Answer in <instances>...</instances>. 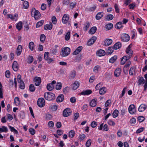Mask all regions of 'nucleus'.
Here are the masks:
<instances>
[{
	"mask_svg": "<svg viewBox=\"0 0 147 147\" xmlns=\"http://www.w3.org/2000/svg\"><path fill=\"white\" fill-rule=\"evenodd\" d=\"M70 32L69 31H68L67 32L65 36V39L66 40H69L70 38Z\"/></svg>",
	"mask_w": 147,
	"mask_h": 147,
	"instance_id": "ea45409f",
	"label": "nucleus"
},
{
	"mask_svg": "<svg viewBox=\"0 0 147 147\" xmlns=\"http://www.w3.org/2000/svg\"><path fill=\"white\" fill-rule=\"evenodd\" d=\"M7 16L11 20H16L18 17V14L16 13H15L14 16L11 14H8L7 15Z\"/></svg>",
	"mask_w": 147,
	"mask_h": 147,
	"instance_id": "4468645a",
	"label": "nucleus"
},
{
	"mask_svg": "<svg viewBox=\"0 0 147 147\" xmlns=\"http://www.w3.org/2000/svg\"><path fill=\"white\" fill-rule=\"evenodd\" d=\"M90 26V24L88 22H86L84 24V26L83 29L85 31H86L89 28Z\"/></svg>",
	"mask_w": 147,
	"mask_h": 147,
	"instance_id": "a878e982",
	"label": "nucleus"
},
{
	"mask_svg": "<svg viewBox=\"0 0 147 147\" xmlns=\"http://www.w3.org/2000/svg\"><path fill=\"white\" fill-rule=\"evenodd\" d=\"M22 49V45H19L16 51V54L17 56H19L21 54Z\"/></svg>",
	"mask_w": 147,
	"mask_h": 147,
	"instance_id": "9b49d317",
	"label": "nucleus"
},
{
	"mask_svg": "<svg viewBox=\"0 0 147 147\" xmlns=\"http://www.w3.org/2000/svg\"><path fill=\"white\" fill-rule=\"evenodd\" d=\"M18 83L20 84L19 88L22 89H24L25 88V85L23 81H22Z\"/></svg>",
	"mask_w": 147,
	"mask_h": 147,
	"instance_id": "79ce46f5",
	"label": "nucleus"
},
{
	"mask_svg": "<svg viewBox=\"0 0 147 147\" xmlns=\"http://www.w3.org/2000/svg\"><path fill=\"white\" fill-rule=\"evenodd\" d=\"M43 23L44 21L43 20H42L37 22L36 26V28H38L41 26L43 24Z\"/></svg>",
	"mask_w": 147,
	"mask_h": 147,
	"instance_id": "c03bdc74",
	"label": "nucleus"
},
{
	"mask_svg": "<svg viewBox=\"0 0 147 147\" xmlns=\"http://www.w3.org/2000/svg\"><path fill=\"white\" fill-rule=\"evenodd\" d=\"M76 75V71L74 70L72 71L71 72L69 76V79H74Z\"/></svg>",
	"mask_w": 147,
	"mask_h": 147,
	"instance_id": "dca6fc26",
	"label": "nucleus"
},
{
	"mask_svg": "<svg viewBox=\"0 0 147 147\" xmlns=\"http://www.w3.org/2000/svg\"><path fill=\"white\" fill-rule=\"evenodd\" d=\"M112 42V40L110 39H108L105 40L104 45L107 46L111 45Z\"/></svg>",
	"mask_w": 147,
	"mask_h": 147,
	"instance_id": "aec40b11",
	"label": "nucleus"
},
{
	"mask_svg": "<svg viewBox=\"0 0 147 147\" xmlns=\"http://www.w3.org/2000/svg\"><path fill=\"white\" fill-rule=\"evenodd\" d=\"M29 131L30 134L32 135L34 134L35 133V129L33 128H30L29 129Z\"/></svg>",
	"mask_w": 147,
	"mask_h": 147,
	"instance_id": "052dcab7",
	"label": "nucleus"
},
{
	"mask_svg": "<svg viewBox=\"0 0 147 147\" xmlns=\"http://www.w3.org/2000/svg\"><path fill=\"white\" fill-rule=\"evenodd\" d=\"M47 88L49 91L52 90L54 88L53 85L50 83L48 84L47 85Z\"/></svg>",
	"mask_w": 147,
	"mask_h": 147,
	"instance_id": "4c0bfd02",
	"label": "nucleus"
},
{
	"mask_svg": "<svg viewBox=\"0 0 147 147\" xmlns=\"http://www.w3.org/2000/svg\"><path fill=\"white\" fill-rule=\"evenodd\" d=\"M121 39L123 41L127 42L129 40L130 37L128 34H125L121 36Z\"/></svg>",
	"mask_w": 147,
	"mask_h": 147,
	"instance_id": "0eeeda50",
	"label": "nucleus"
},
{
	"mask_svg": "<svg viewBox=\"0 0 147 147\" xmlns=\"http://www.w3.org/2000/svg\"><path fill=\"white\" fill-rule=\"evenodd\" d=\"M86 137L85 135L83 134L80 135L78 137V140L80 141H84Z\"/></svg>",
	"mask_w": 147,
	"mask_h": 147,
	"instance_id": "e433bc0d",
	"label": "nucleus"
},
{
	"mask_svg": "<svg viewBox=\"0 0 147 147\" xmlns=\"http://www.w3.org/2000/svg\"><path fill=\"white\" fill-rule=\"evenodd\" d=\"M92 91L91 90H87L82 91L81 93L80 94L82 95H89L91 93Z\"/></svg>",
	"mask_w": 147,
	"mask_h": 147,
	"instance_id": "b1692460",
	"label": "nucleus"
},
{
	"mask_svg": "<svg viewBox=\"0 0 147 147\" xmlns=\"http://www.w3.org/2000/svg\"><path fill=\"white\" fill-rule=\"evenodd\" d=\"M121 70L120 68H117L114 72L115 76L116 77L119 76L121 74Z\"/></svg>",
	"mask_w": 147,
	"mask_h": 147,
	"instance_id": "5701e85b",
	"label": "nucleus"
},
{
	"mask_svg": "<svg viewBox=\"0 0 147 147\" xmlns=\"http://www.w3.org/2000/svg\"><path fill=\"white\" fill-rule=\"evenodd\" d=\"M79 85V83L78 81H75L72 85V88L73 90H76L78 88Z\"/></svg>",
	"mask_w": 147,
	"mask_h": 147,
	"instance_id": "2eb2a0df",
	"label": "nucleus"
},
{
	"mask_svg": "<svg viewBox=\"0 0 147 147\" xmlns=\"http://www.w3.org/2000/svg\"><path fill=\"white\" fill-rule=\"evenodd\" d=\"M14 102L15 103H17L18 104H19L20 103V100L18 97H16L14 98Z\"/></svg>",
	"mask_w": 147,
	"mask_h": 147,
	"instance_id": "774afa93",
	"label": "nucleus"
},
{
	"mask_svg": "<svg viewBox=\"0 0 147 147\" xmlns=\"http://www.w3.org/2000/svg\"><path fill=\"white\" fill-rule=\"evenodd\" d=\"M29 90L30 91L32 92L35 91V88L33 84H31L29 86Z\"/></svg>",
	"mask_w": 147,
	"mask_h": 147,
	"instance_id": "603ef678",
	"label": "nucleus"
},
{
	"mask_svg": "<svg viewBox=\"0 0 147 147\" xmlns=\"http://www.w3.org/2000/svg\"><path fill=\"white\" fill-rule=\"evenodd\" d=\"M22 23L21 22H19L16 25V28L19 30L21 29Z\"/></svg>",
	"mask_w": 147,
	"mask_h": 147,
	"instance_id": "a19ab883",
	"label": "nucleus"
},
{
	"mask_svg": "<svg viewBox=\"0 0 147 147\" xmlns=\"http://www.w3.org/2000/svg\"><path fill=\"white\" fill-rule=\"evenodd\" d=\"M33 60V57L32 56H30L28 58V62L30 63L32 62Z\"/></svg>",
	"mask_w": 147,
	"mask_h": 147,
	"instance_id": "e2e57ef3",
	"label": "nucleus"
},
{
	"mask_svg": "<svg viewBox=\"0 0 147 147\" xmlns=\"http://www.w3.org/2000/svg\"><path fill=\"white\" fill-rule=\"evenodd\" d=\"M75 135V131L74 130L70 131L69 133V137L72 138Z\"/></svg>",
	"mask_w": 147,
	"mask_h": 147,
	"instance_id": "864d4df0",
	"label": "nucleus"
},
{
	"mask_svg": "<svg viewBox=\"0 0 147 147\" xmlns=\"http://www.w3.org/2000/svg\"><path fill=\"white\" fill-rule=\"evenodd\" d=\"M49 54V53L48 52L45 53L44 54V58L45 60L47 61L49 58L48 56Z\"/></svg>",
	"mask_w": 147,
	"mask_h": 147,
	"instance_id": "680f3d73",
	"label": "nucleus"
},
{
	"mask_svg": "<svg viewBox=\"0 0 147 147\" xmlns=\"http://www.w3.org/2000/svg\"><path fill=\"white\" fill-rule=\"evenodd\" d=\"M44 96L45 99L49 101L54 100L55 98V94L51 92L45 93Z\"/></svg>",
	"mask_w": 147,
	"mask_h": 147,
	"instance_id": "f257e3e1",
	"label": "nucleus"
},
{
	"mask_svg": "<svg viewBox=\"0 0 147 147\" xmlns=\"http://www.w3.org/2000/svg\"><path fill=\"white\" fill-rule=\"evenodd\" d=\"M97 30V28L96 27H93L90 30L89 32L90 34H93L95 33L96 32Z\"/></svg>",
	"mask_w": 147,
	"mask_h": 147,
	"instance_id": "7c9ffc66",
	"label": "nucleus"
},
{
	"mask_svg": "<svg viewBox=\"0 0 147 147\" xmlns=\"http://www.w3.org/2000/svg\"><path fill=\"white\" fill-rule=\"evenodd\" d=\"M111 103V100L110 99L107 100L105 104V106L106 107H108Z\"/></svg>",
	"mask_w": 147,
	"mask_h": 147,
	"instance_id": "69168bd1",
	"label": "nucleus"
},
{
	"mask_svg": "<svg viewBox=\"0 0 147 147\" xmlns=\"http://www.w3.org/2000/svg\"><path fill=\"white\" fill-rule=\"evenodd\" d=\"M28 7V2L27 1H25L23 4V7L25 9H27Z\"/></svg>",
	"mask_w": 147,
	"mask_h": 147,
	"instance_id": "de8ad7c7",
	"label": "nucleus"
},
{
	"mask_svg": "<svg viewBox=\"0 0 147 147\" xmlns=\"http://www.w3.org/2000/svg\"><path fill=\"white\" fill-rule=\"evenodd\" d=\"M46 119H51L53 118V116L52 115L49 113H47L46 114Z\"/></svg>",
	"mask_w": 147,
	"mask_h": 147,
	"instance_id": "bf43d9fd",
	"label": "nucleus"
},
{
	"mask_svg": "<svg viewBox=\"0 0 147 147\" xmlns=\"http://www.w3.org/2000/svg\"><path fill=\"white\" fill-rule=\"evenodd\" d=\"M8 131V129L7 127L5 126H2L0 128V132H6Z\"/></svg>",
	"mask_w": 147,
	"mask_h": 147,
	"instance_id": "f704fd0d",
	"label": "nucleus"
},
{
	"mask_svg": "<svg viewBox=\"0 0 147 147\" xmlns=\"http://www.w3.org/2000/svg\"><path fill=\"white\" fill-rule=\"evenodd\" d=\"M145 129L144 127H142L137 130L136 133L137 134H139L142 132Z\"/></svg>",
	"mask_w": 147,
	"mask_h": 147,
	"instance_id": "0e129e2a",
	"label": "nucleus"
},
{
	"mask_svg": "<svg viewBox=\"0 0 147 147\" xmlns=\"http://www.w3.org/2000/svg\"><path fill=\"white\" fill-rule=\"evenodd\" d=\"M113 16L111 14H109L107 16L106 19L108 20H110L113 19Z\"/></svg>",
	"mask_w": 147,
	"mask_h": 147,
	"instance_id": "6e6d98bb",
	"label": "nucleus"
},
{
	"mask_svg": "<svg viewBox=\"0 0 147 147\" xmlns=\"http://www.w3.org/2000/svg\"><path fill=\"white\" fill-rule=\"evenodd\" d=\"M28 46L29 48L31 50L33 51L34 50V45L33 42H29Z\"/></svg>",
	"mask_w": 147,
	"mask_h": 147,
	"instance_id": "473e14b6",
	"label": "nucleus"
},
{
	"mask_svg": "<svg viewBox=\"0 0 147 147\" xmlns=\"http://www.w3.org/2000/svg\"><path fill=\"white\" fill-rule=\"evenodd\" d=\"M18 63L16 61H14L13 63L12 68L15 71H17L18 69Z\"/></svg>",
	"mask_w": 147,
	"mask_h": 147,
	"instance_id": "6ab92c4d",
	"label": "nucleus"
},
{
	"mask_svg": "<svg viewBox=\"0 0 147 147\" xmlns=\"http://www.w3.org/2000/svg\"><path fill=\"white\" fill-rule=\"evenodd\" d=\"M114 48L113 47H109L108 50V53L109 54H111L113 52Z\"/></svg>",
	"mask_w": 147,
	"mask_h": 147,
	"instance_id": "49530a36",
	"label": "nucleus"
},
{
	"mask_svg": "<svg viewBox=\"0 0 147 147\" xmlns=\"http://www.w3.org/2000/svg\"><path fill=\"white\" fill-rule=\"evenodd\" d=\"M82 48L83 47L82 46H80L78 47L73 52V55H76L78 54L81 51Z\"/></svg>",
	"mask_w": 147,
	"mask_h": 147,
	"instance_id": "f8f14e48",
	"label": "nucleus"
},
{
	"mask_svg": "<svg viewBox=\"0 0 147 147\" xmlns=\"http://www.w3.org/2000/svg\"><path fill=\"white\" fill-rule=\"evenodd\" d=\"M70 53V49L68 47H65L61 49L60 55L62 57H66L68 56Z\"/></svg>",
	"mask_w": 147,
	"mask_h": 147,
	"instance_id": "f03ea898",
	"label": "nucleus"
},
{
	"mask_svg": "<svg viewBox=\"0 0 147 147\" xmlns=\"http://www.w3.org/2000/svg\"><path fill=\"white\" fill-rule=\"evenodd\" d=\"M117 58V56L114 55L110 59L109 61L110 63H113L116 60Z\"/></svg>",
	"mask_w": 147,
	"mask_h": 147,
	"instance_id": "c9c22d12",
	"label": "nucleus"
},
{
	"mask_svg": "<svg viewBox=\"0 0 147 147\" xmlns=\"http://www.w3.org/2000/svg\"><path fill=\"white\" fill-rule=\"evenodd\" d=\"M119 113V111L117 110H115L113 111L112 115L114 118H115L117 116Z\"/></svg>",
	"mask_w": 147,
	"mask_h": 147,
	"instance_id": "37998d69",
	"label": "nucleus"
},
{
	"mask_svg": "<svg viewBox=\"0 0 147 147\" xmlns=\"http://www.w3.org/2000/svg\"><path fill=\"white\" fill-rule=\"evenodd\" d=\"M138 85H140L141 84H144V80L142 77H140L138 82Z\"/></svg>",
	"mask_w": 147,
	"mask_h": 147,
	"instance_id": "72a5a7b5",
	"label": "nucleus"
},
{
	"mask_svg": "<svg viewBox=\"0 0 147 147\" xmlns=\"http://www.w3.org/2000/svg\"><path fill=\"white\" fill-rule=\"evenodd\" d=\"M62 87V84L61 82H59L57 83L56 88L57 90H60Z\"/></svg>",
	"mask_w": 147,
	"mask_h": 147,
	"instance_id": "8fccbe9b",
	"label": "nucleus"
},
{
	"mask_svg": "<svg viewBox=\"0 0 147 147\" xmlns=\"http://www.w3.org/2000/svg\"><path fill=\"white\" fill-rule=\"evenodd\" d=\"M129 113L131 114H134L136 112L135 107L134 105L131 104L130 105L128 108Z\"/></svg>",
	"mask_w": 147,
	"mask_h": 147,
	"instance_id": "20e7f679",
	"label": "nucleus"
},
{
	"mask_svg": "<svg viewBox=\"0 0 147 147\" xmlns=\"http://www.w3.org/2000/svg\"><path fill=\"white\" fill-rule=\"evenodd\" d=\"M128 57L126 56L123 57L121 59V64L122 65H123L125 63L127 60H128Z\"/></svg>",
	"mask_w": 147,
	"mask_h": 147,
	"instance_id": "c756f323",
	"label": "nucleus"
},
{
	"mask_svg": "<svg viewBox=\"0 0 147 147\" xmlns=\"http://www.w3.org/2000/svg\"><path fill=\"white\" fill-rule=\"evenodd\" d=\"M64 99V95L63 94H61L59 95L57 97L56 99V101L57 102H62Z\"/></svg>",
	"mask_w": 147,
	"mask_h": 147,
	"instance_id": "f3484780",
	"label": "nucleus"
},
{
	"mask_svg": "<svg viewBox=\"0 0 147 147\" xmlns=\"http://www.w3.org/2000/svg\"><path fill=\"white\" fill-rule=\"evenodd\" d=\"M97 99L96 98L93 99L90 103V106L92 107H95L97 105Z\"/></svg>",
	"mask_w": 147,
	"mask_h": 147,
	"instance_id": "412c9836",
	"label": "nucleus"
},
{
	"mask_svg": "<svg viewBox=\"0 0 147 147\" xmlns=\"http://www.w3.org/2000/svg\"><path fill=\"white\" fill-rule=\"evenodd\" d=\"M96 54L98 56L101 57L104 56L105 54V52L104 50L100 49L97 51Z\"/></svg>",
	"mask_w": 147,
	"mask_h": 147,
	"instance_id": "ddd939ff",
	"label": "nucleus"
},
{
	"mask_svg": "<svg viewBox=\"0 0 147 147\" xmlns=\"http://www.w3.org/2000/svg\"><path fill=\"white\" fill-rule=\"evenodd\" d=\"M53 25L51 22H50L49 24H46L44 26V29L45 30L47 29L51 30L52 28Z\"/></svg>",
	"mask_w": 147,
	"mask_h": 147,
	"instance_id": "bb28decb",
	"label": "nucleus"
},
{
	"mask_svg": "<svg viewBox=\"0 0 147 147\" xmlns=\"http://www.w3.org/2000/svg\"><path fill=\"white\" fill-rule=\"evenodd\" d=\"M37 105L39 107H42L45 105V101L43 98H39L37 101Z\"/></svg>",
	"mask_w": 147,
	"mask_h": 147,
	"instance_id": "423d86ee",
	"label": "nucleus"
},
{
	"mask_svg": "<svg viewBox=\"0 0 147 147\" xmlns=\"http://www.w3.org/2000/svg\"><path fill=\"white\" fill-rule=\"evenodd\" d=\"M126 52L127 54H129V56L128 57V59H129L130 58L132 55L131 53V51L130 49V45L129 46L126 50Z\"/></svg>",
	"mask_w": 147,
	"mask_h": 147,
	"instance_id": "cd10ccee",
	"label": "nucleus"
},
{
	"mask_svg": "<svg viewBox=\"0 0 147 147\" xmlns=\"http://www.w3.org/2000/svg\"><path fill=\"white\" fill-rule=\"evenodd\" d=\"M113 27V24L111 23L108 24L105 26V28L107 30L111 29Z\"/></svg>",
	"mask_w": 147,
	"mask_h": 147,
	"instance_id": "a18cd8bd",
	"label": "nucleus"
},
{
	"mask_svg": "<svg viewBox=\"0 0 147 147\" xmlns=\"http://www.w3.org/2000/svg\"><path fill=\"white\" fill-rule=\"evenodd\" d=\"M121 45L120 42H119L116 43L114 45L113 47L114 49L115 50L121 47Z\"/></svg>",
	"mask_w": 147,
	"mask_h": 147,
	"instance_id": "393cba45",
	"label": "nucleus"
},
{
	"mask_svg": "<svg viewBox=\"0 0 147 147\" xmlns=\"http://www.w3.org/2000/svg\"><path fill=\"white\" fill-rule=\"evenodd\" d=\"M96 6H94L93 7H90L86 9V10L89 12H92L94 11L96 9Z\"/></svg>",
	"mask_w": 147,
	"mask_h": 147,
	"instance_id": "5fc2aeb1",
	"label": "nucleus"
},
{
	"mask_svg": "<svg viewBox=\"0 0 147 147\" xmlns=\"http://www.w3.org/2000/svg\"><path fill=\"white\" fill-rule=\"evenodd\" d=\"M9 127L11 131L17 134H18V131L17 130L15 129L13 127H11L10 126H9Z\"/></svg>",
	"mask_w": 147,
	"mask_h": 147,
	"instance_id": "09e8293b",
	"label": "nucleus"
},
{
	"mask_svg": "<svg viewBox=\"0 0 147 147\" xmlns=\"http://www.w3.org/2000/svg\"><path fill=\"white\" fill-rule=\"evenodd\" d=\"M122 24L121 22H118L116 24L115 28L117 29H120L123 27Z\"/></svg>",
	"mask_w": 147,
	"mask_h": 147,
	"instance_id": "58836bf2",
	"label": "nucleus"
},
{
	"mask_svg": "<svg viewBox=\"0 0 147 147\" xmlns=\"http://www.w3.org/2000/svg\"><path fill=\"white\" fill-rule=\"evenodd\" d=\"M97 39V38L96 36H93L87 42V45L90 46L92 45L95 41Z\"/></svg>",
	"mask_w": 147,
	"mask_h": 147,
	"instance_id": "6e6552de",
	"label": "nucleus"
},
{
	"mask_svg": "<svg viewBox=\"0 0 147 147\" xmlns=\"http://www.w3.org/2000/svg\"><path fill=\"white\" fill-rule=\"evenodd\" d=\"M136 68L135 67H131L129 70V74L130 75H133L135 73Z\"/></svg>",
	"mask_w": 147,
	"mask_h": 147,
	"instance_id": "4be33fe9",
	"label": "nucleus"
},
{
	"mask_svg": "<svg viewBox=\"0 0 147 147\" xmlns=\"http://www.w3.org/2000/svg\"><path fill=\"white\" fill-rule=\"evenodd\" d=\"M106 89L104 87L100 88L99 91V93L101 95L105 94L106 91Z\"/></svg>",
	"mask_w": 147,
	"mask_h": 147,
	"instance_id": "2f4dec72",
	"label": "nucleus"
},
{
	"mask_svg": "<svg viewBox=\"0 0 147 147\" xmlns=\"http://www.w3.org/2000/svg\"><path fill=\"white\" fill-rule=\"evenodd\" d=\"M103 15V12H99L96 15V20H99L100 19Z\"/></svg>",
	"mask_w": 147,
	"mask_h": 147,
	"instance_id": "c85d7f7f",
	"label": "nucleus"
},
{
	"mask_svg": "<svg viewBox=\"0 0 147 147\" xmlns=\"http://www.w3.org/2000/svg\"><path fill=\"white\" fill-rule=\"evenodd\" d=\"M147 106L146 105L142 104L139 107L138 111L140 112H142L144 111L147 108Z\"/></svg>",
	"mask_w": 147,
	"mask_h": 147,
	"instance_id": "a211bd4d",
	"label": "nucleus"
},
{
	"mask_svg": "<svg viewBox=\"0 0 147 147\" xmlns=\"http://www.w3.org/2000/svg\"><path fill=\"white\" fill-rule=\"evenodd\" d=\"M32 16H34V17L35 19H38L40 16V14L39 11L33 8L32 9L31 11Z\"/></svg>",
	"mask_w": 147,
	"mask_h": 147,
	"instance_id": "7ed1b4c3",
	"label": "nucleus"
},
{
	"mask_svg": "<svg viewBox=\"0 0 147 147\" xmlns=\"http://www.w3.org/2000/svg\"><path fill=\"white\" fill-rule=\"evenodd\" d=\"M45 38L46 36L44 34H42L41 35L40 37V40L41 42H44L45 40Z\"/></svg>",
	"mask_w": 147,
	"mask_h": 147,
	"instance_id": "3c124183",
	"label": "nucleus"
},
{
	"mask_svg": "<svg viewBox=\"0 0 147 147\" xmlns=\"http://www.w3.org/2000/svg\"><path fill=\"white\" fill-rule=\"evenodd\" d=\"M50 109L53 111H55L57 110V106L56 105H52L50 107Z\"/></svg>",
	"mask_w": 147,
	"mask_h": 147,
	"instance_id": "4d7b16f0",
	"label": "nucleus"
},
{
	"mask_svg": "<svg viewBox=\"0 0 147 147\" xmlns=\"http://www.w3.org/2000/svg\"><path fill=\"white\" fill-rule=\"evenodd\" d=\"M91 139H89L86 142L85 145L87 147H89L91 144Z\"/></svg>",
	"mask_w": 147,
	"mask_h": 147,
	"instance_id": "13d9d810",
	"label": "nucleus"
},
{
	"mask_svg": "<svg viewBox=\"0 0 147 147\" xmlns=\"http://www.w3.org/2000/svg\"><path fill=\"white\" fill-rule=\"evenodd\" d=\"M35 85L37 86H39L41 82V79L40 77H36L34 79Z\"/></svg>",
	"mask_w": 147,
	"mask_h": 147,
	"instance_id": "9d476101",
	"label": "nucleus"
},
{
	"mask_svg": "<svg viewBox=\"0 0 147 147\" xmlns=\"http://www.w3.org/2000/svg\"><path fill=\"white\" fill-rule=\"evenodd\" d=\"M69 18V15L67 14H64L62 18V22L64 24H66L67 23V21L68 20Z\"/></svg>",
	"mask_w": 147,
	"mask_h": 147,
	"instance_id": "1a4fd4ad",
	"label": "nucleus"
},
{
	"mask_svg": "<svg viewBox=\"0 0 147 147\" xmlns=\"http://www.w3.org/2000/svg\"><path fill=\"white\" fill-rule=\"evenodd\" d=\"M72 111L70 109L67 108L64 110L63 113V116L64 117H67L71 115Z\"/></svg>",
	"mask_w": 147,
	"mask_h": 147,
	"instance_id": "39448f33",
	"label": "nucleus"
},
{
	"mask_svg": "<svg viewBox=\"0 0 147 147\" xmlns=\"http://www.w3.org/2000/svg\"><path fill=\"white\" fill-rule=\"evenodd\" d=\"M109 130V127L108 125L107 124H105L103 127V131H108Z\"/></svg>",
	"mask_w": 147,
	"mask_h": 147,
	"instance_id": "338daca9",
	"label": "nucleus"
}]
</instances>
